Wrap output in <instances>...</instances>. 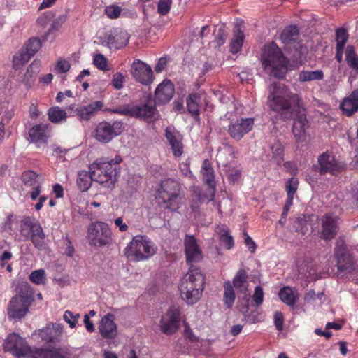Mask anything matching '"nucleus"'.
<instances>
[{"label":"nucleus","instance_id":"obj_1","mask_svg":"<svg viewBox=\"0 0 358 358\" xmlns=\"http://www.w3.org/2000/svg\"><path fill=\"white\" fill-rule=\"evenodd\" d=\"M273 110L284 115L286 119H293L292 133L297 141H303L306 136V127L308 125L305 108L297 94L292 93L283 85L279 94H275L270 106Z\"/></svg>","mask_w":358,"mask_h":358},{"label":"nucleus","instance_id":"obj_2","mask_svg":"<svg viewBox=\"0 0 358 358\" xmlns=\"http://www.w3.org/2000/svg\"><path fill=\"white\" fill-rule=\"evenodd\" d=\"M205 275L196 266H191L178 286L181 297L187 303L193 305L201 297L204 289Z\"/></svg>","mask_w":358,"mask_h":358},{"label":"nucleus","instance_id":"obj_3","mask_svg":"<svg viewBox=\"0 0 358 358\" xmlns=\"http://www.w3.org/2000/svg\"><path fill=\"white\" fill-rule=\"evenodd\" d=\"M121 162V157L116 155L110 161L92 163L89 169L92 174L94 181L103 184L108 188L112 187L117 181L119 173L117 166Z\"/></svg>","mask_w":358,"mask_h":358},{"label":"nucleus","instance_id":"obj_4","mask_svg":"<svg viewBox=\"0 0 358 358\" xmlns=\"http://www.w3.org/2000/svg\"><path fill=\"white\" fill-rule=\"evenodd\" d=\"M156 252L157 247L150 238L137 235L124 249V255L130 261L139 262L153 256Z\"/></svg>","mask_w":358,"mask_h":358},{"label":"nucleus","instance_id":"obj_5","mask_svg":"<svg viewBox=\"0 0 358 358\" xmlns=\"http://www.w3.org/2000/svg\"><path fill=\"white\" fill-rule=\"evenodd\" d=\"M157 193L164 208L176 211L180 208L182 204L180 186L176 180L171 178L164 180Z\"/></svg>","mask_w":358,"mask_h":358},{"label":"nucleus","instance_id":"obj_6","mask_svg":"<svg viewBox=\"0 0 358 358\" xmlns=\"http://www.w3.org/2000/svg\"><path fill=\"white\" fill-rule=\"evenodd\" d=\"M34 301L32 290L25 286L22 289L17 295L12 297L10 300L7 312L10 319L21 320L29 312V306Z\"/></svg>","mask_w":358,"mask_h":358},{"label":"nucleus","instance_id":"obj_7","mask_svg":"<svg viewBox=\"0 0 358 358\" xmlns=\"http://www.w3.org/2000/svg\"><path fill=\"white\" fill-rule=\"evenodd\" d=\"M263 299L264 292L261 286L255 287L252 296L250 294H245L241 299L238 308L248 322L253 324L261 320L262 315L252 308L259 306L262 303Z\"/></svg>","mask_w":358,"mask_h":358},{"label":"nucleus","instance_id":"obj_8","mask_svg":"<svg viewBox=\"0 0 358 358\" xmlns=\"http://www.w3.org/2000/svg\"><path fill=\"white\" fill-rule=\"evenodd\" d=\"M20 234L24 241H31L38 249L45 247V234L40 224L33 217H25L20 222Z\"/></svg>","mask_w":358,"mask_h":358},{"label":"nucleus","instance_id":"obj_9","mask_svg":"<svg viewBox=\"0 0 358 358\" xmlns=\"http://www.w3.org/2000/svg\"><path fill=\"white\" fill-rule=\"evenodd\" d=\"M111 235L108 225L101 221L92 222L87 229L89 244L94 247L101 248L110 244Z\"/></svg>","mask_w":358,"mask_h":358},{"label":"nucleus","instance_id":"obj_10","mask_svg":"<svg viewBox=\"0 0 358 358\" xmlns=\"http://www.w3.org/2000/svg\"><path fill=\"white\" fill-rule=\"evenodd\" d=\"M124 127L121 121L99 122L93 131V137L99 143L106 144L120 136Z\"/></svg>","mask_w":358,"mask_h":358},{"label":"nucleus","instance_id":"obj_11","mask_svg":"<svg viewBox=\"0 0 358 358\" xmlns=\"http://www.w3.org/2000/svg\"><path fill=\"white\" fill-rule=\"evenodd\" d=\"M113 113L129 115L145 120H152L155 114L156 108L151 103H145L141 106L125 105L110 110Z\"/></svg>","mask_w":358,"mask_h":358},{"label":"nucleus","instance_id":"obj_12","mask_svg":"<svg viewBox=\"0 0 358 358\" xmlns=\"http://www.w3.org/2000/svg\"><path fill=\"white\" fill-rule=\"evenodd\" d=\"M273 41L270 42V74L282 79L288 70L289 60L284 56L282 51L275 47Z\"/></svg>","mask_w":358,"mask_h":358},{"label":"nucleus","instance_id":"obj_13","mask_svg":"<svg viewBox=\"0 0 358 358\" xmlns=\"http://www.w3.org/2000/svg\"><path fill=\"white\" fill-rule=\"evenodd\" d=\"M3 348L17 358H27L31 354V350L25 338L19 334H9L5 340Z\"/></svg>","mask_w":358,"mask_h":358},{"label":"nucleus","instance_id":"obj_14","mask_svg":"<svg viewBox=\"0 0 358 358\" xmlns=\"http://www.w3.org/2000/svg\"><path fill=\"white\" fill-rule=\"evenodd\" d=\"M317 162L318 164L313 165L312 169L322 176L326 173L335 176L343 169V166L336 160L335 156L329 152L319 155Z\"/></svg>","mask_w":358,"mask_h":358},{"label":"nucleus","instance_id":"obj_15","mask_svg":"<svg viewBox=\"0 0 358 358\" xmlns=\"http://www.w3.org/2000/svg\"><path fill=\"white\" fill-rule=\"evenodd\" d=\"M180 310L178 306H171L162 316L159 327L162 332L166 335L174 334L180 326Z\"/></svg>","mask_w":358,"mask_h":358},{"label":"nucleus","instance_id":"obj_16","mask_svg":"<svg viewBox=\"0 0 358 358\" xmlns=\"http://www.w3.org/2000/svg\"><path fill=\"white\" fill-rule=\"evenodd\" d=\"M338 216L331 213L324 214L320 219V238L325 241L334 238L338 231Z\"/></svg>","mask_w":358,"mask_h":358},{"label":"nucleus","instance_id":"obj_17","mask_svg":"<svg viewBox=\"0 0 358 358\" xmlns=\"http://www.w3.org/2000/svg\"><path fill=\"white\" fill-rule=\"evenodd\" d=\"M254 125L252 118H241L231 122L228 126V134L236 141H240L245 134L249 133Z\"/></svg>","mask_w":358,"mask_h":358},{"label":"nucleus","instance_id":"obj_18","mask_svg":"<svg viewBox=\"0 0 358 358\" xmlns=\"http://www.w3.org/2000/svg\"><path fill=\"white\" fill-rule=\"evenodd\" d=\"M165 138L175 157H180L184 152L183 137L173 126H169L165 129Z\"/></svg>","mask_w":358,"mask_h":358},{"label":"nucleus","instance_id":"obj_19","mask_svg":"<svg viewBox=\"0 0 358 358\" xmlns=\"http://www.w3.org/2000/svg\"><path fill=\"white\" fill-rule=\"evenodd\" d=\"M185 252L187 263L194 266V263L200 262L202 259V252L197 243L196 239L192 235H186L184 239Z\"/></svg>","mask_w":358,"mask_h":358},{"label":"nucleus","instance_id":"obj_20","mask_svg":"<svg viewBox=\"0 0 358 358\" xmlns=\"http://www.w3.org/2000/svg\"><path fill=\"white\" fill-rule=\"evenodd\" d=\"M131 73L136 81L143 85H149L152 82L151 67L139 59H136L132 63Z\"/></svg>","mask_w":358,"mask_h":358},{"label":"nucleus","instance_id":"obj_21","mask_svg":"<svg viewBox=\"0 0 358 358\" xmlns=\"http://www.w3.org/2000/svg\"><path fill=\"white\" fill-rule=\"evenodd\" d=\"M129 41V34L124 30H114L105 34L103 44L110 49H120L126 46Z\"/></svg>","mask_w":358,"mask_h":358},{"label":"nucleus","instance_id":"obj_22","mask_svg":"<svg viewBox=\"0 0 358 358\" xmlns=\"http://www.w3.org/2000/svg\"><path fill=\"white\" fill-rule=\"evenodd\" d=\"M335 256L337 259L338 271L350 272L354 269L353 258L346 252L345 245L343 242L337 243L335 248Z\"/></svg>","mask_w":358,"mask_h":358},{"label":"nucleus","instance_id":"obj_23","mask_svg":"<svg viewBox=\"0 0 358 358\" xmlns=\"http://www.w3.org/2000/svg\"><path fill=\"white\" fill-rule=\"evenodd\" d=\"M63 329L62 324L50 322L38 331V336L46 343H58L61 341Z\"/></svg>","mask_w":358,"mask_h":358},{"label":"nucleus","instance_id":"obj_24","mask_svg":"<svg viewBox=\"0 0 358 358\" xmlns=\"http://www.w3.org/2000/svg\"><path fill=\"white\" fill-rule=\"evenodd\" d=\"M21 179L24 185L32 187L30 197L32 200H36L41 193L43 178L32 171H26L22 173Z\"/></svg>","mask_w":358,"mask_h":358},{"label":"nucleus","instance_id":"obj_25","mask_svg":"<svg viewBox=\"0 0 358 358\" xmlns=\"http://www.w3.org/2000/svg\"><path fill=\"white\" fill-rule=\"evenodd\" d=\"M98 328L100 334L104 338L114 339L117 335V329L114 321V315L111 313H108L102 317Z\"/></svg>","mask_w":358,"mask_h":358},{"label":"nucleus","instance_id":"obj_26","mask_svg":"<svg viewBox=\"0 0 358 358\" xmlns=\"http://www.w3.org/2000/svg\"><path fill=\"white\" fill-rule=\"evenodd\" d=\"M174 92L173 84L169 80H164L155 91V103L157 104L168 103L173 96Z\"/></svg>","mask_w":358,"mask_h":358},{"label":"nucleus","instance_id":"obj_27","mask_svg":"<svg viewBox=\"0 0 358 358\" xmlns=\"http://www.w3.org/2000/svg\"><path fill=\"white\" fill-rule=\"evenodd\" d=\"M103 107V103L101 101H95L88 105L77 108L76 113L80 121L87 122L94 117Z\"/></svg>","mask_w":358,"mask_h":358},{"label":"nucleus","instance_id":"obj_28","mask_svg":"<svg viewBox=\"0 0 358 358\" xmlns=\"http://www.w3.org/2000/svg\"><path fill=\"white\" fill-rule=\"evenodd\" d=\"M339 108L346 117H352L358 112V88L352 91L348 96L343 99Z\"/></svg>","mask_w":358,"mask_h":358},{"label":"nucleus","instance_id":"obj_29","mask_svg":"<svg viewBox=\"0 0 358 358\" xmlns=\"http://www.w3.org/2000/svg\"><path fill=\"white\" fill-rule=\"evenodd\" d=\"M48 124H40L31 128L29 132L31 142L36 143L38 147L42 144H46L48 138Z\"/></svg>","mask_w":358,"mask_h":358},{"label":"nucleus","instance_id":"obj_30","mask_svg":"<svg viewBox=\"0 0 358 358\" xmlns=\"http://www.w3.org/2000/svg\"><path fill=\"white\" fill-rule=\"evenodd\" d=\"M201 172L203 176V182L212 189L211 199L210 200H213L215 189V172L208 159H205L203 162Z\"/></svg>","mask_w":358,"mask_h":358},{"label":"nucleus","instance_id":"obj_31","mask_svg":"<svg viewBox=\"0 0 358 358\" xmlns=\"http://www.w3.org/2000/svg\"><path fill=\"white\" fill-rule=\"evenodd\" d=\"M201 100V95L198 92L192 93L186 98L187 111L196 120L199 119Z\"/></svg>","mask_w":358,"mask_h":358},{"label":"nucleus","instance_id":"obj_32","mask_svg":"<svg viewBox=\"0 0 358 358\" xmlns=\"http://www.w3.org/2000/svg\"><path fill=\"white\" fill-rule=\"evenodd\" d=\"M242 22L239 20H236V31H234L233 34V38L230 42V52L232 54L238 53L242 48L243 41L245 38V35L243 31L241 29V24Z\"/></svg>","mask_w":358,"mask_h":358},{"label":"nucleus","instance_id":"obj_33","mask_svg":"<svg viewBox=\"0 0 358 358\" xmlns=\"http://www.w3.org/2000/svg\"><path fill=\"white\" fill-rule=\"evenodd\" d=\"M247 278L248 275L245 270L240 269L233 279V285L235 288L245 294H250L247 289Z\"/></svg>","mask_w":358,"mask_h":358},{"label":"nucleus","instance_id":"obj_34","mask_svg":"<svg viewBox=\"0 0 358 358\" xmlns=\"http://www.w3.org/2000/svg\"><path fill=\"white\" fill-rule=\"evenodd\" d=\"M67 20V15L66 14L60 15L56 19H55L49 28L48 31L43 36V41H46L50 36H52V38L54 39L55 37V32L58 31L62 25L65 23Z\"/></svg>","mask_w":358,"mask_h":358},{"label":"nucleus","instance_id":"obj_35","mask_svg":"<svg viewBox=\"0 0 358 358\" xmlns=\"http://www.w3.org/2000/svg\"><path fill=\"white\" fill-rule=\"evenodd\" d=\"M92 180L94 178L90 169L89 171H81L78 174L77 185L80 191L85 192L91 187Z\"/></svg>","mask_w":358,"mask_h":358},{"label":"nucleus","instance_id":"obj_36","mask_svg":"<svg viewBox=\"0 0 358 358\" xmlns=\"http://www.w3.org/2000/svg\"><path fill=\"white\" fill-rule=\"evenodd\" d=\"M299 35V31L296 25L287 27L280 35V39L285 44H290L296 41Z\"/></svg>","mask_w":358,"mask_h":358},{"label":"nucleus","instance_id":"obj_37","mask_svg":"<svg viewBox=\"0 0 358 358\" xmlns=\"http://www.w3.org/2000/svg\"><path fill=\"white\" fill-rule=\"evenodd\" d=\"M324 78V72L322 70L301 71L299 73L298 80L301 83L314 80H321Z\"/></svg>","mask_w":358,"mask_h":358},{"label":"nucleus","instance_id":"obj_38","mask_svg":"<svg viewBox=\"0 0 358 358\" xmlns=\"http://www.w3.org/2000/svg\"><path fill=\"white\" fill-rule=\"evenodd\" d=\"M345 61L348 66L358 73V55L353 45H348L345 50Z\"/></svg>","mask_w":358,"mask_h":358},{"label":"nucleus","instance_id":"obj_39","mask_svg":"<svg viewBox=\"0 0 358 358\" xmlns=\"http://www.w3.org/2000/svg\"><path fill=\"white\" fill-rule=\"evenodd\" d=\"M49 120L54 124H59L66 121L67 113L64 110L61 109L58 106H54L48 110Z\"/></svg>","mask_w":358,"mask_h":358},{"label":"nucleus","instance_id":"obj_40","mask_svg":"<svg viewBox=\"0 0 358 358\" xmlns=\"http://www.w3.org/2000/svg\"><path fill=\"white\" fill-rule=\"evenodd\" d=\"M224 302L227 308H231L235 301V292L231 282L228 280L224 284Z\"/></svg>","mask_w":358,"mask_h":358},{"label":"nucleus","instance_id":"obj_41","mask_svg":"<svg viewBox=\"0 0 358 358\" xmlns=\"http://www.w3.org/2000/svg\"><path fill=\"white\" fill-rule=\"evenodd\" d=\"M319 220L317 215H306L303 216V218L298 220V227L299 231L303 235L308 232V226H311L315 221Z\"/></svg>","mask_w":358,"mask_h":358},{"label":"nucleus","instance_id":"obj_42","mask_svg":"<svg viewBox=\"0 0 358 358\" xmlns=\"http://www.w3.org/2000/svg\"><path fill=\"white\" fill-rule=\"evenodd\" d=\"M280 299L288 306H294L296 302V297L292 289L289 287L282 288L278 293Z\"/></svg>","mask_w":358,"mask_h":358},{"label":"nucleus","instance_id":"obj_43","mask_svg":"<svg viewBox=\"0 0 358 358\" xmlns=\"http://www.w3.org/2000/svg\"><path fill=\"white\" fill-rule=\"evenodd\" d=\"M42 41L38 38H29L24 45L23 50L32 57L41 48Z\"/></svg>","mask_w":358,"mask_h":358},{"label":"nucleus","instance_id":"obj_44","mask_svg":"<svg viewBox=\"0 0 358 358\" xmlns=\"http://www.w3.org/2000/svg\"><path fill=\"white\" fill-rule=\"evenodd\" d=\"M34 358H68L57 350L38 349Z\"/></svg>","mask_w":358,"mask_h":358},{"label":"nucleus","instance_id":"obj_45","mask_svg":"<svg viewBox=\"0 0 358 358\" xmlns=\"http://www.w3.org/2000/svg\"><path fill=\"white\" fill-rule=\"evenodd\" d=\"M271 150L273 152V159L278 165H280L284 161V149L279 142L275 143Z\"/></svg>","mask_w":358,"mask_h":358},{"label":"nucleus","instance_id":"obj_46","mask_svg":"<svg viewBox=\"0 0 358 358\" xmlns=\"http://www.w3.org/2000/svg\"><path fill=\"white\" fill-rule=\"evenodd\" d=\"M349 38V34L346 29L343 27L336 30V47H345Z\"/></svg>","mask_w":358,"mask_h":358},{"label":"nucleus","instance_id":"obj_47","mask_svg":"<svg viewBox=\"0 0 358 358\" xmlns=\"http://www.w3.org/2000/svg\"><path fill=\"white\" fill-rule=\"evenodd\" d=\"M36 74L37 70H34V64H31L27 68L22 82L27 87H30L36 80Z\"/></svg>","mask_w":358,"mask_h":358},{"label":"nucleus","instance_id":"obj_48","mask_svg":"<svg viewBox=\"0 0 358 358\" xmlns=\"http://www.w3.org/2000/svg\"><path fill=\"white\" fill-rule=\"evenodd\" d=\"M31 57L23 50L13 56V62L15 68L18 69L26 64Z\"/></svg>","mask_w":358,"mask_h":358},{"label":"nucleus","instance_id":"obj_49","mask_svg":"<svg viewBox=\"0 0 358 358\" xmlns=\"http://www.w3.org/2000/svg\"><path fill=\"white\" fill-rule=\"evenodd\" d=\"M45 278V271L43 269L34 271L29 275V280L36 285H42L44 283Z\"/></svg>","mask_w":358,"mask_h":358},{"label":"nucleus","instance_id":"obj_50","mask_svg":"<svg viewBox=\"0 0 358 358\" xmlns=\"http://www.w3.org/2000/svg\"><path fill=\"white\" fill-rule=\"evenodd\" d=\"M122 8L116 5L108 6L105 9L106 15L110 19H116L120 17Z\"/></svg>","mask_w":358,"mask_h":358},{"label":"nucleus","instance_id":"obj_51","mask_svg":"<svg viewBox=\"0 0 358 358\" xmlns=\"http://www.w3.org/2000/svg\"><path fill=\"white\" fill-rule=\"evenodd\" d=\"M299 185V180L296 178L292 177L289 179L286 182V192L287 194L294 195L296 192Z\"/></svg>","mask_w":358,"mask_h":358},{"label":"nucleus","instance_id":"obj_52","mask_svg":"<svg viewBox=\"0 0 358 358\" xmlns=\"http://www.w3.org/2000/svg\"><path fill=\"white\" fill-rule=\"evenodd\" d=\"M227 38V34L224 32V29H219L217 35L215 36V39L211 42L212 45L214 48H218L222 45Z\"/></svg>","mask_w":358,"mask_h":358},{"label":"nucleus","instance_id":"obj_53","mask_svg":"<svg viewBox=\"0 0 358 358\" xmlns=\"http://www.w3.org/2000/svg\"><path fill=\"white\" fill-rule=\"evenodd\" d=\"M94 64L100 70L106 71L107 68V59L101 54H97L93 59Z\"/></svg>","mask_w":358,"mask_h":358},{"label":"nucleus","instance_id":"obj_54","mask_svg":"<svg viewBox=\"0 0 358 358\" xmlns=\"http://www.w3.org/2000/svg\"><path fill=\"white\" fill-rule=\"evenodd\" d=\"M55 17V13L52 11L45 12L41 15L36 20L37 24L39 26H46L53 18Z\"/></svg>","mask_w":358,"mask_h":358},{"label":"nucleus","instance_id":"obj_55","mask_svg":"<svg viewBox=\"0 0 358 358\" xmlns=\"http://www.w3.org/2000/svg\"><path fill=\"white\" fill-rule=\"evenodd\" d=\"M172 0H159L157 5V11L160 15H166L171 8Z\"/></svg>","mask_w":358,"mask_h":358},{"label":"nucleus","instance_id":"obj_56","mask_svg":"<svg viewBox=\"0 0 358 358\" xmlns=\"http://www.w3.org/2000/svg\"><path fill=\"white\" fill-rule=\"evenodd\" d=\"M63 318L71 328H74L79 318V314L73 315L72 312L66 310L64 313Z\"/></svg>","mask_w":358,"mask_h":358},{"label":"nucleus","instance_id":"obj_57","mask_svg":"<svg viewBox=\"0 0 358 358\" xmlns=\"http://www.w3.org/2000/svg\"><path fill=\"white\" fill-rule=\"evenodd\" d=\"M259 59L262 67L266 70L268 67V45L265 44L261 50Z\"/></svg>","mask_w":358,"mask_h":358},{"label":"nucleus","instance_id":"obj_58","mask_svg":"<svg viewBox=\"0 0 358 358\" xmlns=\"http://www.w3.org/2000/svg\"><path fill=\"white\" fill-rule=\"evenodd\" d=\"M273 322L277 330L282 331L283 329L284 316L281 312H275L273 315Z\"/></svg>","mask_w":358,"mask_h":358},{"label":"nucleus","instance_id":"obj_59","mask_svg":"<svg viewBox=\"0 0 358 358\" xmlns=\"http://www.w3.org/2000/svg\"><path fill=\"white\" fill-rule=\"evenodd\" d=\"M124 82V77L121 73H117L113 76L112 85L116 90L122 88Z\"/></svg>","mask_w":358,"mask_h":358},{"label":"nucleus","instance_id":"obj_60","mask_svg":"<svg viewBox=\"0 0 358 358\" xmlns=\"http://www.w3.org/2000/svg\"><path fill=\"white\" fill-rule=\"evenodd\" d=\"M220 241L225 246L227 250H229L234 247V241L232 236L229 234H226L223 236L219 237Z\"/></svg>","mask_w":358,"mask_h":358},{"label":"nucleus","instance_id":"obj_61","mask_svg":"<svg viewBox=\"0 0 358 358\" xmlns=\"http://www.w3.org/2000/svg\"><path fill=\"white\" fill-rule=\"evenodd\" d=\"M56 69L59 73H66L70 69V64L68 61L59 60L57 62Z\"/></svg>","mask_w":358,"mask_h":358},{"label":"nucleus","instance_id":"obj_62","mask_svg":"<svg viewBox=\"0 0 358 358\" xmlns=\"http://www.w3.org/2000/svg\"><path fill=\"white\" fill-rule=\"evenodd\" d=\"M114 224L122 232L126 231L128 229L127 224L123 222V219L121 217L116 218L114 220Z\"/></svg>","mask_w":358,"mask_h":358},{"label":"nucleus","instance_id":"obj_63","mask_svg":"<svg viewBox=\"0 0 358 358\" xmlns=\"http://www.w3.org/2000/svg\"><path fill=\"white\" fill-rule=\"evenodd\" d=\"M166 65H167L166 59L164 57H161L159 59V60L155 67V71L157 73H160L165 69Z\"/></svg>","mask_w":358,"mask_h":358},{"label":"nucleus","instance_id":"obj_64","mask_svg":"<svg viewBox=\"0 0 358 358\" xmlns=\"http://www.w3.org/2000/svg\"><path fill=\"white\" fill-rule=\"evenodd\" d=\"M180 169L182 174L187 177H192V173L189 168V163L186 162L180 165Z\"/></svg>","mask_w":358,"mask_h":358}]
</instances>
